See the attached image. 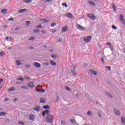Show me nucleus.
Here are the masks:
<instances>
[{"label": "nucleus", "instance_id": "18", "mask_svg": "<svg viewBox=\"0 0 125 125\" xmlns=\"http://www.w3.org/2000/svg\"><path fill=\"white\" fill-rule=\"evenodd\" d=\"M16 63L18 66H20V65H21V62L20 61H16Z\"/></svg>", "mask_w": 125, "mask_h": 125}, {"label": "nucleus", "instance_id": "63", "mask_svg": "<svg viewBox=\"0 0 125 125\" xmlns=\"http://www.w3.org/2000/svg\"><path fill=\"white\" fill-rule=\"evenodd\" d=\"M55 32H56V30H53L52 31V33H55Z\"/></svg>", "mask_w": 125, "mask_h": 125}, {"label": "nucleus", "instance_id": "13", "mask_svg": "<svg viewBox=\"0 0 125 125\" xmlns=\"http://www.w3.org/2000/svg\"><path fill=\"white\" fill-rule=\"evenodd\" d=\"M121 123L123 125H125V118L124 117H121Z\"/></svg>", "mask_w": 125, "mask_h": 125}, {"label": "nucleus", "instance_id": "53", "mask_svg": "<svg viewBox=\"0 0 125 125\" xmlns=\"http://www.w3.org/2000/svg\"><path fill=\"white\" fill-rule=\"evenodd\" d=\"M46 2H49V1H51L52 0H44Z\"/></svg>", "mask_w": 125, "mask_h": 125}, {"label": "nucleus", "instance_id": "57", "mask_svg": "<svg viewBox=\"0 0 125 125\" xmlns=\"http://www.w3.org/2000/svg\"><path fill=\"white\" fill-rule=\"evenodd\" d=\"M87 16H88V17H89V18H90V17H91L90 14H87Z\"/></svg>", "mask_w": 125, "mask_h": 125}, {"label": "nucleus", "instance_id": "56", "mask_svg": "<svg viewBox=\"0 0 125 125\" xmlns=\"http://www.w3.org/2000/svg\"><path fill=\"white\" fill-rule=\"evenodd\" d=\"M19 124H20L21 125H24V123H23V122H19Z\"/></svg>", "mask_w": 125, "mask_h": 125}, {"label": "nucleus", "instance_id": "44", "mask_svg": "<svg viewBox=\"0 0 125 125\" xmlns=\"http://www.w3.org/2000/svg\"><path fill=\"white\" fill-rule=\"evenodd\" d=\"M41 92H42V93H44V92H45V90L44 89H42Z\"/></svg>", "mask_w": 125, "mask_h": 125}, {"label": "nucleus", "instance_id": "28", "mask_svg": "<svg viewBox=\"0 0 125 125\" xmlns=\"http://www.w3.org/2000/svg\"><path fill=\"white\" fill-rule=\"evenodd\" d=\"M5 54L4 52H0V56H4Z\"/></svg>", "mask_w": 125, "mask_h": 125}, {"label": "nucleus", "instance_id": "51", "mask_svg": "<svg viewBox=\"0 0 125 125\" xmlns=\"http://www.w3.org/2000/svg\"><path fill=\"white\" fill-rule=\"evenodd\" d=\"M98 115L99 116V117L100 118H101L102 115H101V113H98Z\"/></svg>", "mask_w": 125, "mask_h": 125}, {"label": "nucleus", "instance_id": "24", "mask_svg": "<svg viewBox=\"0 0 125 125\" xmlns=\"http://www.w3.org/2000/svg\"><path fill=\"white\" fill-rule=\"evenodd\" d=\"M120 21H123V20H125L124 19V15H121L120 16Z\"/></svg>", "mask_w": 125, "mask_h": 125}, {"label": "nucleus", "instance_id": "59", "mask_svg": "<svg viewBox=\"0 0 125 125\" xmlns=\"http://www.w3.org/2000/svg\"><path fill=\"white\" fill-rule=\"evenodd\" d=\"M6 101H8V98L5 99V102H6Z\"/></svg>", "mask_w": 125, "mask_h": 125}, {"label": "nucleus", "instance_id": "1", "mask_svg": "<svg viewBox=\"0 0 125 125\" xmlns=\"http://www.w3.org/2000/svg\"><path fill=\"white\" fill-rule=\"evenodd\" d=\"M54 119V117L53 116V115H48L46 118V122L48 123L49 124H52V123H53Z\"/></svg>", "mask_w": 125, "mask_h": 125}, {"label": "nucleus", "instance_id": "33", "mask_svg": "<svg viewBox=\"0 0 125 125\" xmlns=\"http://www.w3.org/2000/svg\"><path fill=\"white\" fill-rule=\"evenodd\" d=\"M65 89H66L67 90V91H71V88H70V87H66L65 88Z\"/></svg>", "mask_w": 125, "mask_h": 125}, {"label": "nucleus", "instance_id": "10", "mask_svg": "<svg viewBox=\"0 0 125 125\" xmlns=\"http://www.w3.org/2000/svg\"><path fill=\"white\" fill-rule=\"evenodd\" d=\"M114 113L117 116H120V115H121V113H120V111L116 109L114 110Z\"/></svg>", "mask_w": 125, "mask_h": 125}, {"label": "nucleus", "instance_id": "49", "mask_svg": "<svg viewBox=\"0 0 125 125\" xmlns=\"http://www.w3.org/2000/svg\"><path fill=\"white\" fill-rule=\"evenodd\" d=\"M70 122L71 123H72V124H74V123H75V120L71 119L70 120Z\"/></svg>", "mask_w": 125, "mask_h": 125}, {"label": "nucleus", "instance_id": "55", "mask_svg": "<svg viewBox=\"0 0 125 125\" xmlns=\"http://www.w3.org/2000/svg\"><path fill=\"white\" fill-rule=\"evenodd\" d=\"M42 87V85H38L37 86V88H38L39 87Z\"/></svg>", "mask_w": 125, "mask_h": 125}, {"label": "nucleus", "instance_id": "37", "mask_svg": "<svg viewBox=\"0 0 125 125\" xmlns=\"http://www.w3.org/2000/svg\"><path fill=\"white\" fill-rule=\"evenodd\" d=\"M21 88H23L24 89H27V86H22L21 87Z\"/></svg>", "mask_w": 125, "mask_h": 125}, {"label": "nucleus", "instance_id": "26", "mask_svg": "<svg viewBox=\"0 0 125 125\" xmlns=\"http://www.w3.org/2000/svg\"><path fill=\"white\" fill-rule=\"evenodd\" d=\"M1 116H5V112H1L0 113V117H1Z\"/></svg>", "mask_w": 125, "mask_h": 125}, {"label": "nucleus", "instance_id": "25", "mask_svg": "<svg viewBox=\"0 0 125 125\" xmlns=\"http://www.w3.org/2000/svg\"><path fill=\"white\" fill-rule=\"evenodd\" d=\"M90 18V19H92V20H95L96 17H95V16H94V15H93L91 16Z\"/></svg>", "mask_w": 125, "mask_h": 125}, {"label": "nucleus", "instance_id": "22", "mask_svg": "<svg viewBox=\"0 0 125 125\" xmlns=\"http://www.w3.org/2000/svg\"><path fill=\"white\" fill-rule=\"evenodd\" d=\"M15 89V87H11L10 88L8 89V91H12Z\"/></svg>", "mask_w": 125, "mask_h": 125}, {"label": "nucleus", "instance_id": "61", "mask_svg": "<svg viewBox=\"0 0 125 125\" xmlns=\"http://www.w3.org/2000/svg\"><path fill=\"white\" fill-rule=\"evenodd\" d=\"M109 97H110V98H112L113 97L112 96V95H109Z\"/></svg>", "mask_w": 125, "mask_h": 125}, {"label": "nucleus", "instance_id": "39", "mask_svg": "<svg viewBox=\"0 0 125 125\" xmlns=\"http://www.w3.org/2000/svg\"><path fill=\"white\" fill-rule=\"evenodd\" d=\"M34 33H38V32H40V30L35 29V30H34Z\"/></svg>", "mask_w": 125, "mask_h": 125}, {"label": "nucleus", "instance_id": "2", "mask_svg": "<svg viewBox=\"0 0 125 125\" xmlns=\"http://www.w3.org/2000/svg\"><path fill=\"white\" fill-rule=\"evenodd\" d=\"M91 39V36L85 37L83 38V41H84V42L86 43H88L90 42Z\"/></svg>", "mask_w": 125, "mask_h": 125}, {"label": "nucleus", "instance_id": "17", "mask_svg": "<svg viewBox=\"0 0 125 125\" xmlns=\"http://www.w3.org/2000/svg\"><path fill=\"white\" fill-rule=\"evenodd\" d=\"M40 102L41 103H45L46 101L44 99L42 98L40 99Z\"/></svg>", "mask_w": 125, "mask_h": 125}, {"label": "nucleus", "instance_id": "29", "mask_svg": "<svg viewBox=\"0 0 125 125\" xmlns=\"http://www.w3.org/2000/svg\"><path fill=\"white\" fill-rule=\"evenodd\" d=\"M112 6H113V10L114 11H116V5H115V4H113L112 5Z\"/></svg>", "mask_w": 125, "mask_h": 125}, {"label": "nucleus", "instance_id": "31", "mask_svg": "<svg viewBox=\"0 0 125 125\" xmlns=\"http://www.w3.org/2000/svg\"><path fill=\"white\" fill-rule=\"evenodd\" d=\"M112 28L114 30H117L118 29V27H116L115 25H112Z\"/></svg>", "mask_w": 125, "mask_h": 125}, {"label": "nucleus", "instance_id": "34", "mask_svg": "<svg viewBox=\"0 0 125 125\" xmlns=\"http://www.w3.org/2000/svg\"><path fill=\"white\" fill-rule=\"evenodd\" d=\"M87 115H88L89 116H91V115H92V113L90 111H88V112L87 113Z\"/></svg>", "mask_w": 125, "mask_h": 125}, {"label": "nucleus", "instance_id": "42", "mask_svg": "<svg viewBox=\"0 0 125 125\" xmlns=\"http://www.w3.org/2000/svg\"><path fill=\"white\" fill-rule=\"evenodd\" d=\"M105 68H107V69H108L109 71H111V67H110V66H105Z\"/></svg>", "mask_w": 125, "mask_h": 125}, {"label": "nucleus", "instance_id": "36", "mask_svg": "<svg viewBox=\"0 0 125 125\" xmlns=\"http://www.w3.org/2000/svg\"><path fill=\"white\" fill-rule=\"evenodd\" d=\"M56 25V23H55V22H53L51 24V27H54V26H55Z\"/></svg>", "mask_w": 125, "mask_h": 125}, {"label": "nucleus", "instance_id": "64", "mask_svg": "<svg viewBox=\"0 0 125 125\" xmlns=\"http://www.w3.org/2000/svg\"><path fill=\"white\" fill-rule=\"evenodd\" d=\"M14 101H17V99H14Z\"/></svg>", "mask_w": 125, "mask_h": 125}, {"label": "nucleus", "instance_id": "9", "mask_svg": "<svg viewBox=\"0 0 125 125\" xmlns=\"http://www.w3.org/2000/svg\"><path fill=\"white\" fill-rule=\"evenodd\" d=\"M34 66L37 68H41V64L38 62H34Z\"/></svg>", "mask_w": 125, "mask_h": 125}, {"label": "nucleus", "instance_id": "62", "mask_svg": "<svg viewBox=\"0 0 125 125\" xmlns=\"http://www.w3.org/2000/svg\"><path fill=\"white\" fill-rule=\"evenodd\" d=\"M18 30H19V28H15L16 31H18Z\"/></svg>", "mask_w": 125, "mask_h": 125}, {"label": "nucleus", "instance_id": "19", "mask_svg": "<svg viewBox=\"0 0 125 125\" xmlns=\"http://www.w3.org/2000/svg\"><path fill=\"white\" fill-rule=\"evenodd\" d=\"M50 63L51 64H52V66H56V62H53L52 61H51L50 62Z\"/></svg>", "mask_w": 125, "mask_h": 125}, {"label": "nucleus", "instance_id": "45", "mask_svg": "<svg viewBox=\"0 0 125 125\" xmlns=\"http://www.w3.org/2000/svg\"><path fill=\"white\" fill-rule=\"evenodd\" d=\"M8 21H13L14 20V19L12 18H10V19H9L8 20Z\"/></svg>", "mask_w": 125, "mask_h": 125}, {"label": "nucleus", "instance_id": "3", "mask_svg": "<svg viewBox=\"0 0 125 125\" xmlns=\"http://www.w3.org/2000/svg\"><path fill=\"white\" fill-rule=\"evenodd\" d=\"M50 111L46 109V110L45 111H43L42 112V116L43 117H44L45 116V115H48V114H49L50 113Z\"/></svg>", "mask_w": 125, "mask_h": 125}, {"label": "nucleus", "instance_id": "27", "mask_svg": "<svg viewBox=\"0 0 125 125\" xmlns=\"http://www.w3.org/2000/svg\"><path fill=\"white\" fill-rule=\"evenodd\" d=\"M71 74H72L73 76H76V72L75 70H71Z\"/></svg>", "mask_w": 125, "mask_h": 125}, {"label": "nucleus", "instance_id": "43", "mask_svg": "<svg viewBox=\"0 0 125 125\" xmlns=\"http://www.w3.org/2000/svg\"><path fill=\"white\" fill-rule=\"evenodd\" d=\"M51 57H52V58H55L56 57V55H52L51 56Z\"/></svg>", "mask_w": 125, "mask_h": 125}, {"label": "nucleus", "instance_id": "16", "mask_svg": "<svg viewBox=\"0 0 125 125\" xmlns=\"http://www.w3.org/2000/svg\"><path fill=\"white\" fill-rule=\"evenodd\" d=\"M32 1H33V0H23V2H25V3H30Z\"/></svg>", "mask_w": 125, "mask_h": 125}, {"label": "nucleus", "instance_id": "5", "mask_svg": "<svg viewBox=\"0 0 125 125\" xmlns=\"http://www.w3.org/2000/svg\"><path fill=\"white\" fill-rule=\"evenodd\" d=\"M65 16H66L68 18H73V15L71 13H66Z\"/></svg>", "mask_w": 125, "mask_h": 125}, {"label": "nucleus", "instance_id": "4", "mask_svg": "<svg viewBox=\"0 0 125 125\" xmlns=\"http://www.w3.org/2000/svg\"><path fill=\"white\" fill-rule=\"evenodd\" d=\"M90 73H91V74H92V75H93L94 76H98V74L97 73V72L93 70H90Z\"/></svg>", "mask_w": 125, "mask_h": 125}, {"label": "nucleus", "instance_id": "32", "mask_svg": "<svg viewBox=\"0 0 125 125\" xmlns=\"http://www.w3.org/2000/svg\"><path fill=\"white\" fill-rule=\"evenodd\" d=\"M62 5L63 6H65V7H68V5H67V4H66L65 3H62Z\"/></svg>", "mask_w": 125, "mask_h": 125}, {"label": "nucleus", "instance_id": "47", "mask_svg": "<svg viewBox=\"0 0 125 125\" xmlns=\"http://www.w3.org/2000/svg\"><path fill=\"white\" fill-rule=\"evenodd\" d=\"M110 48L112 51L114 50V48H113V47L111 45L110 46Z\"/></svg>", "mask_w": 125, "mask_h": 125}, {"label": "nucleus", "instance_id": "12", "mask_svg": "<svg viewBox=\"0 0 125 125\" xmlns=\"http://www.w3.org/2000/svg\"><path fill=\"white\" fill-rule=\"evenodd\" d=\"M68 30V27H62V33H65V32H67Z\"/></svg>", "mask_w": 125, "mask_h": 125}, {"label": "nucleus", "instance_id": "21", "mask_svg": "<svg viewBox=\"0 0 125 125\" xmlns=\"http://www.w3.org/2000/svg\"><path fill=\"white\" fill-rule=\"evenodd\" d=\"M31 21H25L26 27L28 28L30 26V23Z\"/></svg>", "mask_w": 125, "mask_h": 125}, {"label": "nucleus", "instance_id": "30", "mask_svg": "<svg viewBox=\"0 0 125 125\" xmlns=\"http://www.w3.org/2000/svg\"><path fill=\"white\" fill-rule=\"evenodd\" d=\"M43 108H44V109H49V106L48 105H45L43 106Z\"/></svg>", "mask_w": 125, "mask_h": 125}, {"label": "nucleus", "instance_id": "14", "mask_svg": "<svg viewBox=\"0 0 125 125\" xmlns=\"http://www.w3.org/2000/svg\"><path fill=\"white\" fill-rule=\"evenodd\" d=\"M40 20H41V21H42L44 23H48V22H49V20H46L45 19H40Z\"/></svg>", "mask_w": 125, "mask_h": 125}, {"label": "nucleus", "instance_id": "38", "mask_svg": "<svg viewBox=\"0 0 125 125\" xmlns=\"http://www.w3.org/2000/svg\"><path fill=\"white\" fill-rule=\"evenodd\" d=\"M24 80H30V78L28 76H26L24 77Z\"/></svg>", "mask_w": 125, "mask_h": 125}, {"label": "nucleus", "instance_id": "54", "mask_svg": "<svg viewBox=\"0 0 125 125\" xmlns=\"http://www.w3.org/2000/svg\"><path fill=\"white\" fill-rule=\"evenodd\" d=\"M30 64H27L26 65V67H27V68H30Z\"/></svg>", "mask_w": 125, "mask_h": 125}, {"label": "nucleus", "instance_id": "50", "mask_svg": "<svg viewBox=\"0 0 125 125\" xmlns=\"http://www.w3.org/2000/svg\"><path fill=\"white\" fill-rule=\"evenodd\" d=\"M106 45H109V46H111V43H110V42H107V43H106Z\"/></svg>", "mask_w": 125, "mask_h": 125}, {"label": "nucleus", "instance_id": "6", "mask_svg": "<svg viewBox=\"0 0 125 125\" xmlns=\"http://www.w3.org/2000/svg\"><path fill=\"white\" fill-rule=\"evenodd\" d=\"M77 27L79 30H84V27H83L82 26L80 25V24H77Z\"/></svg>", "mask_w": 125, "mask_h": 125}, {"label": "nucleus", "instance_id": "58", "mask_svg": "<svg viewBox=\"0 0 125 125\" xmlns=\"http://www.w3.org/2000/svg\"><path fill=\"white\" fill-rule=\"evenodd\" d=\"M36 90L37 91H38V92H41V91H40V89H37Z\"/></svg>", "mask_w": 125, "mask_h": 125}, {"label": "nucleus", "instance_id": "11", "mask_svg": "<svg viewBox=\"0 0 125 125\" xmlns=\"http://www.w3.org/2000/svg\"><path fill=\"white\" fill-rule=\"evenodd\" d=\"M33 110H34V111H37V112H40V111H41V108L40 107H35Z\"/></svg>", "mask_w": 125, "mask_h": 125}, {"label": "nucleus", "instance_id": "52", "mask_svg": "<svg viewBox=\"0 0 125 125\" xmlns=\"http://www.w3.org/2000/svg\"><path fill=\"white\" fill-rule=\"evenodd\" d=\"M58 42H62V39L60 38V39L58 40Z\"/></svg>", "mask_w": 125, "mask_h": 125}, {"label": "nucleus", "instance_id": "23", "mask_svg": "<svg viewBox=\"0 0 125 125\" xmlns=\"http://www.w3.org/2000/svg\"><path fill=\"white\" fill-rule=\"evenodd\" d=\"M29 118L30 120H35V116H34L33 115H30Z\"/></svg>", "mask_w": 125, "mask_h": 125}, {"label": "nucleus", "instance_id": "7", "mask_svg": "<svg viewBox=\"0 0 125 125\" xmlns=\"http://www.w3.org/2000/svg\"><path fill=\"white\" fill-rule=\"evenodd\" d=\"M28 86L29 87L34 88L35 87V85H34V83H33V82H30L28 83Z\"/></svg>", "mask_w": 125, "mask_h": 125}, {"label": "nucleus", "instance_id": "15", "mask_svg": "<svg viewBox=\"0 0 125 125\" xmlns=\"http://www.w3.org/2000/svg\"><path fill=\"white\" fill-rule=\"evenodd\" d=\"M88 2H89V4H91V5H93V6H96V4H95V3H94L92 1H89Z\"/></svg>", "mask_w": 125, "mask_h": 125}, {"label": "nucleus", "instance_id": "41", "mask_svg": "<svg viewBox=\"0 0 125 125\" xmlns=\"http://www.w3.org/2000/svg\"><path fill=\"white\" fill-rule=\"evenodd\" d=\"M33 40H35V37H31L29 41H33Z\"/></svg>", "mask_w": 125, "mask_h": 125}, {"label": "nucleus", "instance_id": "8", "mask_svg": "<svg viewBox=\"0 0 125 125\" xmlns=\"http://www.w3.org/2000/svg\"><path fill=\"white\" fill-rule=\"evenodd\" d=\"M6 12H7V9H3L1 10V13L2 14H6Z\"/></svg>", "mask_w": 125, "mask_h": 125}, {"label": "nucleus", "instance_id": "40", "mask_svg": "<svg viewBox=\"0 0 125 125\" xmlns=\"http://www.w3.org/2000/svg\"><path fill=\"white\" fill-rule=\"evenodd\" d=\"M17 80L18 81H21V82H23V81H24V79L23 78H19Z\"/></svg>", "mask_w": 125, "mask_h": 125}, {"label": "nucleus", "instance_id": "46", "mask_svg": "<svg viewBox=\"0 0 125 125\" xmlns=\"http://www.w3.org/2000/svg\"><path fill=\"white\" fill-rule=\"evenodd\" d=\"M121 22L125 26V20H124L123 21H121Z\"/></svg>", "mask_w": 125, "mask_h": 125}, {"label": "nucleus", "instance_id": "35", "mask_svg": "<svg viewBox=\"0 0 125 125\" xmlns=\"http://www.w3.org/2000/svg\"><path fill=\"white\" fill-rule=\"evenodd\" d=\"M37 28H42V25H37Z\"/></svg>", "mask_w": 125, "mask_h": 125}, {"label": "nucleus", "instance_id": "48", "mask_svg": "<svg viewBox=\"0 0 125 125\" xmlns=\"http://www.w3.org/2000/svg\"><path fill=\"white\" fill-rule=\"evenodd\" d=\"M2 82H3V80L2 79H1L0 80V85L1 84V83H2Z\"/></svg>", "mask_w": 125, "mask_h": 125}, {"label": "nucleus", "instance_id": "20", "mask_svg": "<svg viewBox=\"0 0 125 125\" xmlns=\"http://www.w3.org/2000/svg\"><path fill=\"white\" fill-rule=\"evenodd\" d=\"M25 11H27V9H21L19 12L20 13H22V12H25Z\"/></svg>", "mask_w": 125, "mask_h": 125}, {"label": "nucleus", "instance_id": "60", "mask_svg": "<svg viewBox=\"0 0 125 125\" xmlns=\"http://www.w3.org/2000/svg\"><path fill=\"white\" fill-rule=\"evenodd\" d=\"M61 123H62V125H64V124H65V122H64V121H62L61 122Z\"/></svg>", "mask_w": 125, "mask_h": 125}]
</instances>
